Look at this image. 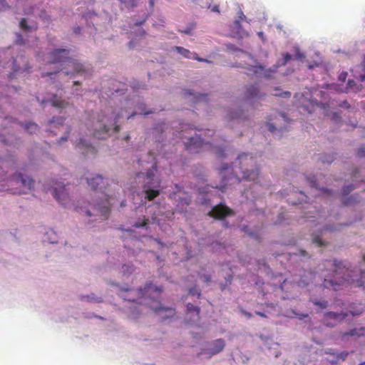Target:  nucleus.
<instances>
[{"label": "nucleus", "instance_id": "nucleus-1", "mask_svg": "<svg viewBox=\"0 0 365 365\" xmlns=\"http://www.w3.org/2000/svg\"><path fill=\"white\" fill-rule=\"evenodd\" d=\"M219 173L223 182L232 179L236 182H240L242 180L255 181L259 177V169L255 158L250 154L244 153L237 158L233 169L223 164L219 169Z\"/></svg>", "mask_w": 365, "mask_h": 365}, {"label": "nucleus", "instance_id": "nucleus-2", "mask_svg": "<svg viewBox=\"0 0 365 365\" xmlns=\"http://www.w3.org/2000/svg\"><path fill=\"white\" fill-rule=\"evenodd\" d=\"M327 263L328 267L332 268L333 278L324 279L323 285L325 288L333 287L336 291L339 286L345 284L365 288V272L358 269L349 270L341 262L336 260Z\"/></svg>", "mask_w": 365, "mask_h": 365}, {"label": "nucleus", "instance_id": "nucleus-3", "mask_svg": "<svg viewBox=\"0 0 365 365\" xmlns=\"http://www.w3.org/2000/svg\"><path fill=\"white\" fill-rule=\"evenodd\" d=\"M69 51L65 48L55 49L48 53L47 61L48 63L54 64L58 63H66L68 68H64V73L66 76H75L85 72L83 64L76 60L68 57Z\"/></svg>", "mask_w": 365, "mask_h": 365}, {"label": "nucleus", "instance_id": "nucleus-4", "mask_svg": "<svg viewBox=\"0 0 365 365\" xmlns=\"http://www.w3.org/2000/svg\"><path fill=\"white\" fill-rule=\"evenodd\" d=\"M163 292L162 287H157L153 285L151 282L147 283L144 289H122L120 291L119 295L120 297L128 302H137L140 300L138 303L143 304L142 299L144 298L145 301H147V298L149 297L152 293H156L158 295Z\"/></svg>", "mask_w": 365, "mask_h": 365}, {"label": "nucleus", "instance_id": "nucleus-5", "mask_svg": "<svg viewBox=\"0 0 365 365\" xmlns=\"http://www.w3.org/2000/svg\"><path fill=\"white\" fill-rule=\"evenodd\" d=\"M185 148L190 153H199L200 152L210 150L215 153L219 158L225 156L224 150L221 148L213 146L210 143L204 142L200 137H190L185 143Z\"/></svg>", "mask_w": 365, "mask_h": 365}, {"label": "nucleus", "instance_id": "nucleus-6", "mask_svg": "<svg viewBox=\"0 0 365 365\" xmlns=\"http://www.w3.org/2000/svg\"><path fill=\"white\" fill-rule=\"evenodd\" d=\"M121 114L112 111L110 115H104L99 120L100 125L95 128L93 136L100 138L101 133H107L111 130L115 133H118L120 128L116 125L118 119L121 117Z\"/></svg>", "mask_w": 365, "mask_h": 365}, {"label": "nucleus", "instance_id": "nucleus-7", "mask_svg": "<svg viewBox=\"0 0 365 365\" xmlns=\"http://www.w3.org/2000/svg\"><path fill=\"white\" fill-rule=\"evenodd\" d=\"M145 304H148L153 312L160 316L162 320L173 318L176 312L175 309L173 307H164L159 302L153 301L151 303L145 302Z\"/></svg>", "mask_w": 365, "mask_h": 365}, {"label": "nucleus", "instance_id": "nucleus-8", "mask_svg": "<svg viewBox=\"0 0 365 365\" xmlns=\"http://www.w3.org/2000/svg\"><path fill=\"white\" fill-rule=\"evenodd\" d=\"M51 192L54 198L62 205L66 206L68 201L69 197L66 192L65 185L61 182H56L52 186Z\"/></svg>", "mask_w": 365, "mask_h": 365}, {"label": "nucleus", "instance_id": "nucleus-9", "mask_svg": "<svg viewBox=\"0 0 365 365\" xmlns=\"http://www.w3.org/2000/svg\"><path fill=\"white\" fill-rule=\"evenodd\" d=\"M346 317L347 314L343 312H327L324 314L323 322L327 327H333Z\"/></svg>", "mask_w": 365, "mask_h": 365}, {"label": "nucleus", "instance_id": "nucleus-10", "mask_svg": "<svg viewBox=\"0 0 365 365\" xmlns=\"http://www.w3.org/2000/svg\"><path fill=\"white\" fill-rule=\"evenodd\" d=\"M209 214L215 219L222 220L227 216L232 215L233 212L228 207L222 204H219L214 206Z\"/></svg>", "mask_w": 365, "mask_h": 365}, {"label": "nucleus", "instance_id": "nucleus-11", "mask_svg": "<svg viewBox=\"0 0 365 365\" xmlns=\"http://www.w3.org/2000/svg\"><path fill=\"white\" fill-rule=\"evenodd\" d=\"M9 182L11 184L15 182L24 187L27 188L28 190L33 189L34 185V181L33 179L21 173L15 174L11 179H9Z\"/></svg>", "mask_w": 365, "mask_h": 365}, {"label": "nucleus", "instance_id": "nucleus-12", "mask_svg": "<svg viewBox=\"0 0 365 365\" xmlns=\"http://www.w3.org/2000/svg\"><path fill=\"white\" fill-rule=\"evenodd\" d=\"M174 49L182 56L187 58H193L200 62H209L207 60L204 59L202 58L198 57L197 54L195 53H191L189 50L181 47V46H175Z\"/></svg>", "mask_w": 365, "mask_h": 365}, {"label": "nucleus", "instance_id": "nucleus-13", "mask_svg": "<svg viewBox=\"0 0 365 365\" xmlns=\"http://www.w3.org/2000/svg\"><path fill=\"white\" fill-rule=\"evenodd\" d=\"M90 137L80 138L76 145V148L81 151L82 154L86 155L91 150Z\"/></svg>", "mask_w": 365, "mask_h": 365}, {"label": "nucleus", "instance_id": "nucleus-14", "mask_svg": "<svg viewBox=\"0 0 365 365\" xmlns=\"http://www.w3.org/2000/svg\"><path fill=\"white\" fill-rule=\"evenodd\" d=\"M225 346V342L222 339H218L212 341V347L208 349V353L210 355H215L223 350Z\"/></svg>", "mask_w": 365, "mask_h": 365}, {"label": "nucleus", "instance_id": "nucleus-15", "mask_svg": "<svg viewBox=\"0 0 365 365\" xmlns=\"http://www.w3.org/2000/svg\"><path fill=\"white\" fill-rule=\"evenodd\" d=\"M19 27L24 31L32 32L38 30V25L36 21H32L31 24H29L27 20L23 18L19 22Z\"/></svg>", "mask_w": 365, "mask_h": 365}, {"label": "nucleus", "instance_id": "nucleus-16", "mask_svg": "<svg viewBox=\"0 0 365 365\" xmlns=\"http://www.w3.org/2000/svg\"><path fill=\"white\" fill-rule=\"evenodd\" d=\"M96 209L98 210V212L101 213L102 220H106L108 217L110 209L108 197H106L105 200L101 203V205H98Z\"/></svg>", "mask_w": 365, "mask_h": 365}, {"label": "nucleus", "instance_id": "nucleus-17", "mask_svg": "<svg viewBox=\"0 0 365 365\" xmlns=\"http://www.w3.org/2000/svg\"><path fill=\"white\" fill-rule=\"evenodd\" d=\"M200 309L198 307L194 306L191 303L187 304V317L190 314L192 319H190L191 322H197L200 319Z\"/></svg>", "mask_w": 365, "mask_h": 365}, {"label": "nucleus", "instance_id": "nucleus-18", "mask_svg": "<svg viewBox=\"0 0 365 365\" xmlns=\"http://www.w3.org/2000/svg\"><path fill=\"white\" fill-rule=\"evenodd\" d=\"M107 184L101 176L97 175L93 177V190H95L96 195L98 192V190L102 192V190L105 188V185Z\"/></svg>", "mask_w": 365, "mask_h": 365}, {"label": "nucleus", "instance_id": "nucleus-19", "mask_svg": "<svg viewBox=\"0 0 365 365\" xmlns=\"http://www.w3.org/2000/svg\"><path fill=\"white\" fill-rule=\"evenodd\" d=\"M90 203L89 202H86L82 200V202L78 201V205L76 207V210L79 212L81 215H85L86 216H91V213L89 210Z\"/></svg>", "mask_w": 365, "mask_h": 365}, {"label": "nucleus", "instance_id": "nucleus-20", "mask_svg": "<svg viewBox=\"0 0 365 365\" xmlns=\"http://www.w3.org/2000/svg\"><path fill=\"white\" fill-rule=\"evenodd\" d=\"M259 93V89L258 87L255 85H250L247 87L246 91H245V98L246 99H251L255 97H257Z\"/></svg>", "mask_w": 365, "mask_h": 365}, {"label": "nucleus", "instance_id": "nucleus-21", "mask_svg": "<svg viewBox=\"0 0 365 365\" xmlns=\"http://www.w3.org/2000/svg\"><path fill=\"white\" fill-rule=\"evenodd\" d=\"M135 270V267L132 264H123L121 267V272L123 276H128L133 274Z\"/></svg>", "mask_w": 365, "mask_h": 365}, {"label": "nucleus", "instance_id": "nucleus-22", "mask_svg": "<svg viewBox=\"0 0 365 365\" xmlns=\"http://www.w3.org/2000/svg\"><path fill=\"white\" fill-rule=\"evenodd\" d=\"M145 198L148 201H151L160 195V191L158 190L146 189L145 190Z\"/></svg>", "mask_w": 365, "mask_h": 365}, {"label": "nucleus", "instance_id": "nucleus-23", "mask_svg": "<svg viewBox=\"0 0 365 365\" xmlns=\"http://www.w3.org/2000/svg\"><path fill=\"white\" fill-rule=\"evenodd\" d=\"M365 330V327H361L359 329H351L349 331H346L342 334V336H360L364 334V331Z\"/></svg>", "mask_w": 365, "mask_h": 365}, {"label": "nucleus", "instance_id": "nucleus-24", "mask_svg": "<svg viewBox=\"0 0 365 365\" xmlns=\"http://www.w3.org/2000/svg\"><path fill=\"white\" fill-rule=\"evenodd\" d=\"M25 129L28 133L31 134L36 133L37 131H38V126L36 123H29L25 125Z\"/></svg>", "mask_w": 365, "mask_h": 365}, {"label": "nucleus", "instance_id": "nucleus-25", "mask_svg": "<svg viewBox=\"0 0 365 365\" xmlns=\"http://www.w3.org/2000/svg\"><path fill=\"white\" fill-rule=\"evenodd\" d=\"M149 222V219L143 217V218H139L138 221L134 224L133 227L135 228H140L145 227Z\"/></svg>", "mask_w": 365, "mask_h": 365}, {"label": "nucleus", "instance_id": "nucleus-26", "mask_svg": "<svg viewBox=\"0 0 365 365\" xmlns=\"http://www.w3.org/2000/svg\"><path fill=\"white\" fill-rule=\"evenodd\" d=\"M292 59V55L287 53L284 55L283 58L277 62L279 66H285L288 61Z\"/></svg>", "mask_w": 365, "mask_h": 365}, {"label": "nucleus", "instance_id": "nucleus-27", "mask_svg": "<svg viewBox=\"0 0 365 365\" xmlns=\"http://www.w3.org/2000/svg\"><path fill=\"white\" fill-rule=\"evenodd\" d=\"M248 70L252 74H257L264 71V67L261 65L252 66Z\"/></svg>", "mask_w": 365, "mask_h": 365}, {"label": "nucleus", "instance_id": "nucleus-28", "mask_svg": "<svg viewBox=\"0 0 365 365\" xmlns=\"http://www.w3.org/2000/svg\"><path fill=\"white\" fill-rule=\"evenodd\" d=\"M67 105L68 103L62 100L55 99L52 101V106L54 107L63 108H66Z\"/></svg>", "mask_w": 365, "mask_h": 365}, {"label": "nucleus", "instance_id": "nucleus-29", "mask_svg": "<svg viewBox=\"0 0 365 365\" xmlns=\"http://www.w3.org/2000/svg\"><path fill=\"white\" fill-rule=\"evenodd\" d=\"M320 160L323 163H331L334 161V158L333 155L324 154L321 156Z\"/></svg>", "mask_w": 365, "mask_h": 365}, {"label": "nucleus", "instance_id": "nucleus-30", "mask_svg": "<svg viewBox=\"0 0 365 365\" xmlns=\"http://www.w3.org/2000/svg\"><path fill=\"white\" fill-rule=\"evenodd\" d=\"M312 303L315 305L319 307L320 309H326L328 307V302L323 300V301H319L317 299L312 300Z\"/></svg>", "mask_w": 365, "mask_h": 365}, {"label": "nucleus", "instance_id": "nucleus-31", "mask_svg": "<svg viewBox=\"0 0 365 365\" xmlns=\"http://www.w3.org/2000/svg\"><path fill=\"white\" fill-rule=\"evenodd\" d=\"M157 171V165L154 164L152 168L148 170L146 173V178L148 180H152L155 175V173Z\"/></svg>", "mask_w": 365, "mask_h": 365}, {"label": "nucleus", "instance_id": "nucleus-32", "mask_svg": "<svg viewBox=\"0 0 365 365\" xmlns=\"http://www.w3.org/2000/svg\"><path fill=\"white\" fill-rule=\"evenodd\" d=\"M39 18L44 22L50 23L51 17L45 11H41L39 14Z\"/></svg>", "mask_w": 365, "mask_h": 365}, {"label": "nucleus", "instance_id": "nucleus-33", "mask_svg": "<svg viewBox=\"0 0 365 365\" xmlns=\"http://www.w3.org/2000/svg\"><path fill=\"white\" fill-rule=\"evenodd\" d=\"M207 96L205 94H199L193 97L194 103H199L201 101H206Z\"/></svg>", "mask_w": 365, "mask_h": 365}, {"label": "nucleus", "instance_id": "nucleus-34", "mask_svg": "<svg viewBox=\"0 0 365 365\" xmlns=\"http://www.w3.org/2000/svg\"><path fill=\"white\" fill-rule=\"evenodd\" d=\"M138 108L140 111V113L143 114V115H148V114L154 113V111H153L151 110H145V105L143 104V103L138 105Z\"/></svg>", "mask_w": 365, "mask_h": 365}, {"label": "nucleus", "instance_id": "nucleus-35", "mask_svg": "<svg viewBox=\"0 0 365 365\" xmlns=\"http://www.w3.org/2000/svg\"><path fill=\"white\" fill-rule=\"evenodd\" d=\"M361 67L362 73L359 75V79L361 81H365V58L363 60V61L361 62Z\"/></svg>", "mask_w": 365, "mask_h": 365}, {"label": "nucleus", "instance_id": "nucleus-36", "mask_svg": "<svg viewBox=\"0 0 365 365\" xmlns=\"http://www.w3.org/2000/svg\"><path fill=\"white\" fill-rule=\"evenodd\" d=\"M356 202L355 197L351 196L343 200V203L345 205H351Z\"/></svg>", "mask_w": 365, "mask_h": 365}, {"label": "nucleus", "instance_id": "nucleus-37", "mask_svg": "<svg viewBox=\"0 0 365 365\" xmlns=\"http://www.w3.org/2000/svg\"><path fill=\"white\" fill-rule=\"evenodd\" d=\"M138 1L139 0H123V3L126 4L128 6H130L131 7H135L137 6Z\"/></svg>", "mask_w": 365, "mask_h": 365}, {"label": "nucleus", "instance_id": "nucleus-38", "mask_svg": "<svg viewBox=\"0 0 365 365\" xmlns=\"http://www.w3.org/2000/svg\"><path fill=\"white\" fill-rule=\"evenodd\" d=\"M348 355H349V352L342 351L339 354H336V358L337 359H341V360L344 361L346 359V357L348 356Z\"/></svg>", "mask_w": 365, "mask_h": 365}, {"label": "nucleus", "instance_id": "nucleus-39", "mask_svg": "<svg viewBox=\"0 0 365 365\" xmlns=\"http://www.w3.org/2000/svg\"><path fill=\"white\" fill-rule=\"evenodd\" d=\"M189 294L191 295H197V297L200 296V290L197 287H192L189 289Z\"/></svg>", "mask_w": 365, "mask_h": 365}, {"label": "nucleus", "instance_id": "nucleus-40", "mask_svg": "<svg viewBox=\"0 0 365 365\" xmlns=\"http://www.w3.org/2000/svg\"><path fill=\"white\" fill-rule=\"evenodd\" d=\"M354 189V187L351 185L346 186L343 188V194L344 196L349 194V192Z\"/></svg>", "mask_w": 365, "mask_h": 365}, {"label": "nucleus", "instance_id": "nucleus-41", "mask_svg": "<svg viewBox=\"0 0 365 365\" xmlns=\"http://www.w3.org/2000/svg\"><path fill=\"white\" fill-rule=\"evenodd\" d=\"M313 243L316 244L318 247L325 245L324 242L318 237L313 238Z\"/></svg>", "mask_w": 365, "mask_h": 365}, {"label": "nucleus", "instance_id": "nucleus-42", "mask_svg": "<svg viewBox=\"0 0 365 365\" xmlns=\"http://www.w3.org/2000/svg\"><path fill=\"white\" fill-rule=\"evenodd\" d=\"M356 155L359 158L365 157V146H361L359 148Z\"/></svg>", "mask_w": 365, "mask_h": 365}, {"label": "nucleus", "instance_id": "nucleus-43", "mask_svg": "<svg viewBox=\"0 0 365 365\" xmlns=\"http://www.w3.org/2000/svg\"><path fill=\"white\" fill-rule=\"evenodd\" d=\"M304 58H305L304 54L302 53V52H300V51L299 49H297L296 53H295V58L297 60H302Z\"/></svg>", "mask_w": 365, "mask_h": 365}, {"label": "nucleus", "instance_id": "nucleus-44", "mask_svg": "<svg viewBox=\"0 0 365 365\" xmlns=\"http://www.w3.org/2000/svg\"><path fill=\"white\" fill-rule=\"evenodd\" d=\"M180 200L181 204L188 205L190 203L191 199L189 196H187L184 198H180Z\"/></svg>", "mask_w": 365, "mask_h": 365}, {"label": "nucleus", "instance_id": "nucleus-45", "mask_svg": "<svg viewBox=\"0 0 365 365\" xmlns=\"http://www.w3.org/2000/svg\"><path fill=\"white\" fill-rule=\"evenodd\" d=\"M363 311H364V308L361 307L359 309L351 310L350 313L352 315L356 316V315H360L363 312Z\"/></svg>", "mask_w": 365, "mask_h": 365}, {"label": "nucleus", "instance_id": "nucleus-46", "mask_svg": "<svg viewBox=\"0 0 365 365\" xmlns=\"http://www.w3.org/2000/svg\"><path fill=\"white\" fill-rule=\"evenodd\" d=\"M10 6L6 4L5 0H0V10L9 9Z\"/></svg>", "mask_w": 365, "mask_h": 365}, {"label": "nucleus", "instance_id": "nucleus-47", "mask_svg": "<svg viewBox=\"0 0 365 365\" xmlns=\"http://www.w3.org/2000/svg\"><path fill=\"white\" fill-rule=\"evenodd\" d=\"M212 11L220 13L219 5L209 6L208 7Z\"/></svg>", "mask_w": 365, "mask_h": 365}, {"label": "nucleus", "instance_id": "nucleus-48", "mask_svg": "<svg viewBox=\"0 0 365 365\" xmlns=\"http://www.w3.org/2000/svg\"><path fill=\"white\" fill-rule=\"evenodd\" d=\"M58 72H59V71H56V72L45 73L42 74V77H46V76L51 77L53 76H56Z\"/></svg>", "mask_w": 365, "mask_h": 365}, {"label": "nucleus", "instance_id": "nucleus-49", "mask_svg": "<svg viewBox=\"0 0 365 365\" xmlns=\"http://www.w3.org/2000/svg\"><path fill=\"white\" fill-rule=\"evenodd\" d=\"M310 184H311L312 187H316V188H317L319 190H322V188L318 187V186H317V185L316 183V180H315L314 178H312L310 180Z\"/></svg>", "mask_w": 365, "mask_h": 365}, {"label": "nucleus", "instance_id": "nucleus-50", "mask_svg": "<svg viewBox=\"0 0 365 365\" xmlns=\"http://www.w3.org/2000/svg\"><path fill=\"white\" fill-rule=\"evenodd\" d=\"M17 40H16V43H19V44H24V39H23V37L21 34H17Z\"/></svg>", "mask_w": 365, "mask_h": 365}, {"label": "nucleus", "instance_id": "nucleus-51", "mask_svg": "<svg viewBox=\"0 0 365 365\" xmlns=\"http://www.w3.org/2000/svg\"><path fill=\"white\" fill-rule=\"evenodd\" d=\"M275 96H282V97H289L291 96V93L289 91H285V92H284L283 93H281V94H275Z\"/></svg>", "mask_w": 365, "mask_h": 365}, {"label": "nucleus", "instance_id": "nucleus-52", "mask_svg": "<svg viewBox=\"0 0 365 365\" xmlns=\"http://www.w3.org/2000/svg\"><path fill=\"white\" fill-rule=\"evenodd\" d=\"M347 73H342L339 75V80L341 81H345L346 78Z\"/></svg>", "mask_w": 365, "mask_h": 365}, {"label": "nucleus", "instance_id": "nucleus-53", "mask_svg": "<svg viewBox=\"0 0 365 365\" xmlns=\"http://www.w3.org/2000/svg\"><path fill=\"white\" fill-rule=\"evenodd\" d=\"M326 354L336 356V353L334 352L333 349H329L326 351Z\"/></svg>", "mask_w": 365, "mask_h": 365}, {"label": "nucleus", "instance_id": "nucleus-54", "mask_svg": "<svg viewBox=\"0 0 365 365\" xmlns=\"http://www.w3.org/2000/svg\"><path fill=\"white\" fill-rule=\"evenodd\" d=\"M355 85V82L354 80H349L348 81V87L351 88Z\"/></svg>", "mask_w": 365, "mask_h": 365}, {"label": "nucleus", "instance_id": "nucleus-55", "mask_svg": "<svg viewBox=\"0 0 365 365\" xmlns=\"http://www.w3.org/2000/svg\"><path fill=\"white\" fill-rule=\"evenodd\" d=\"M269 126V130L272 133H273L275 130H276V128L274 127V125L273 124H269L268 125Z\"/></svg>", "mask_w": 365, "mask_h": 365}, {"label": "nucleus", "instance_id": "nucleus-56", "mask_svg": "<svg viewBox=\"0 0 365 365\" xmlns=\"http://www.w3.org/2000/svg\"><path fill=\"white\" fill-rule=\"evenodd\" d=\"M202 277L204 278L205 282H210L211 278L209 275H202Z\"/></svg>", "mask_w": 365, "mask_h": 365}, {"label": "nucleus", "instance_id": "nucleus-57", "mask_svg": "<svg viewBox=\"0 0 365 365\" xmlns=\"http://www.w3.org/2000/svg\"><path fill=\"white\" fill-rule=\"evenodd\" d=\"M255 313H256L257 315H258V316H259L261 317H264V318L267 317L266 314L264 313H263V312H256Z\"/></svg>", "mask_w": 365, "mask_h": 365}, {"label": "nucleus", "instance_id": "nucleus-58", "mask_svg": "<svg viewBox=\"0 0 365 365\" xmlns=\"http://www.w3.org/2000/svg\"><path fill=\"white\" fill-rule=\"evenodd\" d=\"M239 118H240V115H239V114L237 113H235L234 115H231L230 116V118H231V119H234V118L237 119Z\"/></svg>", "mask_w": 365, "mask_h": 365}, {"label": "nucleus", "instance_id": "nucleus-59", "mask_svg": "<svg viewBox=\"0 0 365 365\" xmlns=\"http://www.w3.org/2000/svg\"><path fill=\"white\" fill-rule=\"evenodd\" d=\"M67 140H68V136L62 137V138H61V139L59 140L58 143H61L62 142H66V141H67Z\"/></svg>", "mask_w": 365, "mask_h": 365}, {"label": "nucleus", "instance_id": "nucleus-60", "mask_svg": "<svg viewBox=\"0 0 365 365\" xmlns=\"http://www.w3.org/2000/svg\"><path fill=\"white\" fill-rule=\"evenodd\" d=\"M239 18L240 20L245 19V16L243 14L242 11L240 12Z\"/></svg>", "mask_w": 365, "mask_h": 365}, {"label": "nucleus", "instance_id": "nucleus-61", "mask_svg": "<svg viewBox=\"0 0 365 365\" xmlns=\"http://www.w3.org/2000/svg\"><path fill=\"white\" fill-rule=\"evenodd\" d=\"M184 94H185V95H186V96H187V95H188V96H192V95H193V94H192L191 92H190V91H188V90H185V91H184Z\"/></svg>", "mask_w": 365, "mask_h": 365}, {"label": "nucleus", "instance_id": "nucleus-62", "mask_svg": "<svg viewBox=\"0 0 365 365\" xmlns=\"http://www.w3.org/2000/svg\"><path fill=\"white\" fill-rule=\"evenodd\" d=\"M308 317V314H303L299 315V318L300 319H302L306 318V317Z\"/></svg>", "mask_w": 365, "mask_h": 365}, {"label": "nucleus", "instance_id": "nucleus-63", "mask_svg": "<svg viewBox=\"0 0 365 365\" xmlns=\"http://www.w3.org/2000/svg\"><path fill=\"white\" fill-rule=\"evenodd\" d=\"M149 4L150 7H153L155 4V0H149Z\"/></svg>", "mask_w": 365, "mask_h": 365}, {"label": "nucleus", "instance_id": "nucleus-64", "mask_svg": "<svg viewBox=\"0 0 365 365\" xmlns=\"http://www.w3.org/2000/svg\"><path fill=\"white\" fill-rule=\"evenodd\" d=\"M80 31H81V28L80 27L75 28L74 31H75L76 34H79Z\"/></svg>", "mask_w": 365, "mask_h": 365}]
</instances>
